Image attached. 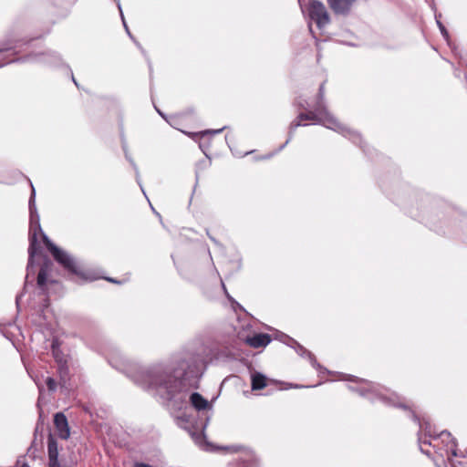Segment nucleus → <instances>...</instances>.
<instances>
[{
	"label": "nucleus",
	"mask_w": 467,
	"mask_h": 467,
	"mask_svg": "<svg viewBox=\"0 0 467 467\" xmlns=\"http://www.w3.org/2000/svg\"><path fill=\"white\" fill-rule=\"evenodd\" d=\"M202 360H195L190 365L185 359H178L168 364H157L151 368L141 370L134 380L150 389H156L175 409H182L189 402L197 411L212 409V404L200 393L192 392L189 395L187 378L199 370Z\"/></svg>",
	"instance_id": "1"
},
{
	"label": "nucleus",
	"mask_w": 467,
	"mask_h": 467,
	"mask_svg": "<svg viewBox=\"0 0 467 467\" xmlns=\"http://www.w3.org/2000/svg\"><path fill=\"white\" fill-rule=\"evenodd\" d=\"M32 192L29 199V213H30V227H29V248H28V263L26 267V280L27 281L31 275H34V256L39 250V244L37 241V234H41L44 244L47 250L51 253L54 259L61 265L68 272L81 275L82 273L80 271L79 265L77 261L67 252L56 246L48 237L43 233L40 226V219L39 214L37 213L35 198L36 192L34 186L31 184Z\"/></svg>",
	"instance_id": "2"
},
{
	"label": "nucleus",
	"mask_w": 467,
	"mask_h": 467,
	"mask_svg": "<svg viewBox=\"0 0 467 467\" xmlns=\"http://www.w3.org/2000/svg\"><path fill=\"white\" fill-rule=\"evenodd\" d=\"M420 428L425 432V436H428L423 439L421 436L419 437V445L422 453L431 456V450L425 449L424 446L428 445L431 447L436 454L433 457V461L437 467H440L441 463H445L448 462L451 467H455V463L453 462V458L458 456L457 454V444L455 440L451 437V433L442 431L438 434H435L431 426L425 422L424 426L420 423Z\"/></svg>",
	"instance_id": "3"
},
{
	"label": "nucleus",
	"mask_w": 467,
	"mask_h": 467,
	"mask_svg": "<svg viewBox=\"0 0 467 467\" xmlns=\"http://www.w3.org/2000/svg\"><path fill=\"white\" fill-rule=\"evenodd\" d=\"M319 99L314 110L309 111L307 113L299 114L297 120H295L290 125V131L292 132L299 126L302 125V121L304 120H312L317 123H319L325 126L327 129L335 130L344 137H348L350 140H352L356 144H359L362 141L361 136L359 133L349 130L345 127L343 124L339 123L325 108L323 105L322 99L324 98V84H322L319 88ZM292 135H289L288 140L285 142L284 145L281 146L280 150H282L290 140Z\"/></svg>",
	"instance_id": "4"
},
{
	"label": "nucleus",
	"mask_w": 467,
	"mask_h": 467,
	"mask_svg": "<svg viewBox=\"0 0 467 467\" xmlns=\"http://www.w3.org/2000/svg\"><path fill=\"white\" fill-rule=\"evenodd\" d=\"M340 379L357 382L358 387L348 386V389L371 400H379L389 405L406 408L403 403L398 401L400 398L396 394L389 395V390L382 386L347 374H340Z\"/></svg>",
	"instance_id": "5"
},
{
	"label": "nucleus",
	"mask_w": 467,
	"mask_h": 467,
	"mask_svg": "<svg viewBox=\"0 0 467 467\" xmlns=\"http://www.w3.org/2000/svg\"><path fill=\"white\" fill-rule=\"evenodd\" d=\"M308 13L311 19L317 23L319 28H323L330 21L326 6L317 0H313L309 3Z\"/></svg>",
	"instance_id": "6"
},
{
	"label": "nucleus",
	"mask_w": 467,
	"mask_h": 467,
	"mask_svg": "<svg viewBox=\"0 0 467 467\" xmlns=\"http://www.w3.org/2000/svg\"><path fill=\"white\" fill-rule=\"evenodd\" d=\"M52 353L54 359L57 363V373L59 375L60 384L64 387L68 380V366H67V358L65 354H63L58 347L57 346L56 341L52 343Z\"/></svg>",
	"instance_id": "7"
},
{
	"label": "nucleus",
	"mask_w": 467,
	"mask_h": 467,
	"mask_svg": "<svg viewBox=\"0 0 467 467\" xmlns=\"http://www.w3.org/2000/svg\"><path fill=\"white\" fill-rule=\"evenodd\" d=\"M280 340H282L283 342H285V344L291 346L292 348H294L296 349V351L301 356V357H306L308 358V359L310 360V363L311 365L317 370H319L320 372L321 371H324V372H328L325 368H323L316 359V358L314 357V355L308 351L307 349H306L303 346H301L300 344H298L295 339L289 337L288 336L285 335V334H282L281 335V337H280Z\"/></svg>",
	"instance_id": "8"
},
{
	"label": "nucleus",
	"mask_w": 467,
	"mask_h": 467,
	"mask_svg": "<svg viewBox=\"0 0 467 467\" xmlns=\"http://www.w3.org/2000/svg\"><path fill=\"white\" fill-rule=\"evenodd\" d=\"M356 0H327L330 8L336 13L345 15L348 13Z\"/></svg>",
	"instance_id": "9"
},
{
	"label": "nucleus",
	"mask_w": 467,
	"mask_h": 467,
	"mask_svg": "<svg viewBox=\"0 0 467 467\" xmlns=\"http://www.w3.org/2000/svg\"><path fill=\"white\" fill-rule=\"evenodd\" d=\"M54 423L59 431V436L62 439H67L69 436V429L67 417L63 413L58 412L54 417Z\"/></svg>",
	"instance_id": "10"
},
{
	"label": "nucleus",
	"mask_w": 467,
	"mask_h": 467,
	"mask_svg": "<svg viewBox=\"0 0 467 467\" xmlns=\"http://www.w3.org/2000/svg\"><path fill=\"white\" fill-rule=\"evenodd\" d=\"M246 342L249 346L258 348L267 346L271 342V337L267 334H256L251 337H247Z\"/></svg>",
	"instance_id": "11"
},
{
	"label": "nucleus",
	"mask_w": 467,
	"mask_h": 467,
	"mask_svg": "<svg viewBox=\"0 0 467 467\" xmlns=\"http://www.w3.org/2000/svg\"><path fill=\"white\" fill-rule=\"evenodd\" d=\"M51 265H52V263L50 262V260L46 259L43 265L41 266V268L39 270V273L37 275V285L41 289H44V286L47 283V277L48 271L51 267Z\"/></svg>",
	"instance_id": "12"
},
{
	"label": "nucleus",
	"mask_w": 467,
	"mask_h": 467,
	"mask_svg": "<svg viewBox=\"0 0 467 467\" xmlns=\"http://www.w3.org/2000/svg\"><path fill=\"white\" fill-rule=\"evenodd\" d=\"M266 386V378L261 373H254L252 375V389H263Z\"/></svg>",
	"instance_id": "13"
},
{
	"label": "nucleus",
	"mask_w": 467,
	"mask_h": 467,
	"mask_svg": "<svg viewBox=\"0 0 467 467\" xmlns=\"http://www.w3.org/2000/svg\"><path fill=\"white\" fill-rule=\"evenodd\" d=\"M48 459L58 458L57 443L55 440L49 439L47 442Z\"/></svg>",
	"instance_id": "14"
},
{
	"label": "nucleus",
	"mask_w": 467,
	"mask_h": 467,
	"mask_svg": "<svg viewBox=\"0 0 467 467\" xmlns=\"http://www.w3.org/2000/svg\"><path fill=\"white\" fill-rule=\"evenodd\" d=\"M35 60H39L43 62H49V63H56L59 60V56L55 52H47L45 54H42L40 57L34 58Z\"/></svg>",
	"instance_id": "15"
},
{
	"label": "nucleus",
	"mask_w": 467,
	"mask_h": 467,
	"mask_svg": "<svg viewBox=\"0 0 467 467\" xmlns=\"http://www.w3.org/2000/svg\"><path fill=\"white\" fill-rule=\"evenodd\" d=\"M114 2L116 3L117 5V7L119 11V15H120V17H121V20H122V23H123V26L126 30V32L128 33L129 36L133 39V36H131L130 30H129V27H128V25L126 23V20L124 18V15H123V12H122V7H121V4H120V0H114Z\"/></svg>",
	"instance_id": "16"
},
{
	"label": "nucleus",
	"mask_w": 467,
	"mask_h": 467,
	"mask_svg": "<svg viewBox=\"0 0 467 467\" xmlns=\"http://www.w3.org/2000/svg\"><path fill=\"white\" fill-rule=\"evenodd\" d=\"M46 383L48 390L55 391L57 389V382L53 378L48 377L46 380Z\"/></svg>",
	"instance_id": "17"
},
{
	"label": "nucleus",
	"mask_w": 467,
	"mask_h": 467,
	"mask_svg": "<svg viewBox=\"0 0 467 467\" xmlns=\"http://www.w3.org/2000/svg\"><path fill=\"white\" fill-rule=\"evenodd\" d=\"M440 31H441L442 36L444 37V39L446 40L447 44L449 46H451L450 36H449V32L447 31L446 27L445 26H441Z\"/></svg>",
	"instance_id": "18"
},
{
	"label": "nucleus",
	"mask_w": 467,
	"mask_h": 467,
	"mask_svg": "<svg viewBox=\"0 0 467 467\" xmlns=\"http://www.w3.org/2000/svg\"><path fill=\"white\" fill-rule=\"evenodd\" d=\"M224 129H225V127H223V128L218 129V130H207L205 131H202V135H206V134H218V133L222 132Z\"/></svg>",
	"instance_id": "19"
},
{
	"label": "nucleus",
	"mask_w": 467,
	"mask_h": 467,
	"mask_svg": "<svg viewBox=\"0 0 467 467\" xmlns=\"http://www.w3.org/2000/svg\"><path fill=\"white\" fill-rule=\"evenodd\" d=\"M48 467H60L58 458L48 459Z\"/></svg>",
	"instance_id": "20"
},
{
	"label": "nucleus",
	"mask_w": 467,
	"mask_h": 467,
	"mask_svg": "<svg viewBox=\"0 0 467 467\" xmlns=\"http://www.w3.org/2000/svg\"><path fill=\"white\" fill-rule=\"evenodd\" d=\"M130 163L133 165L134 169H135V171H136V180L138 182L139 184H140V174H139V171H138V168L136 166V164L133 162L132 160H130ZM141 186V185H140ZM142 188V187H140ZM143 191V189H141Z\"/></svg>",
	"instance_id": "21"
},
{
	"label": "nucleus",
	"mask_w": 467,
	"mask_h": 467,
	"mask_svg": "<svg viewBox=\"0 0 467 467\" xmlns=\"http://www.w3.org/2000/svg\"><path fill=\"white\" fill-rule=\"evenodd\" d=\"M195 439H196V442L199 444V446H201L202 448H203L205 450H208V448L204 447L206 444L202 443V441L203 440V437H202V435H198Z\"/></svg>",
	"instance_id": "22"
},
{
	"label": "nucleus",
	"mask_w": 467,
	"mask_h": 467,
	"mask_svg": "<svg viewBox=\"0 0 467 467\" xmlns=\"http://www.w3.org/2000/svg\"><path fill=\"white\" fill-rule=\"evenodd\" d=\"M441 16V14L440 15H435L436 23H437V26H438L439 29H441V26H444V25L440 20Z\"/></svg>",
	"instance_id": "23"
},
{
	"label": "nucleus",
	"mask_w": 467,
	"mask_h": 467,
	"mask_svg": "<svg viewBox=\"0 0 467 467\" xmlns=\"http://www.w3.org/2000/svg\"><path fill=\"white\" fill-rule=\"evenodd\" d=\"M225 450H227L229 451H237V447H235V446L227 447V448H225Z\"/></svg>",
	"instance_id": "24"
},
{
	"label": "nucleus",
	"mask_w": 467,
	"mask_h": 467,
	"mask_svg": "<svg viewBox=\"0 0 467 467\" xmlns=\"http://www.w3.org/2000/svg\"><path fill=\"white\" fill-rule=\"evenodd\" d=\"M34 380H35L36 384V385H37V387H38L39 392L41 393V392H42V390H43V387H42V386H40L35 379H34Z\"/></svg>",
	"instance_id": "25"
},
{
	"label": "nucleus",
	"mask_w": 467,
	"mask_h": 467,
	"mask_svg": "<svg viewBox=\"0 0 467 467\" xmlns=\"http://www.w3.org/2000/svg\"><path fill=\"white\" fill-rule=\"evenodd\" d=\"M107 280H109V282H112V283H118L117 280H115L113 278H107Z\"/></svg>",
	"instance_id": "26"
},
{
	"label": "nucleus",
	"mask_w": 467,
	"mask_h": 467,
	"mask_svg": "<svg viewBox=\"0 0 467 467\" xmlns=\"http://www.w3.org/2000/svg\"><path fill=\"white\" fill-rule=\"evenodd\" d=\"M223 288L224 289V291H226V289H225V285H224L223 284ZM225 294H226L227 297H228L229 299H231V297H230V296L227 294V292H225Z\"/></svg>",
	"instance_id": "27"
},
{
	"label": "nucleus",
	"mask_w": 467,
	"mask_h": 467,
	"mask_svg": "<svg viewBox=\"0 0 467 467\" xmlns=\"http://www.w3.org/2000/svg\"><path fill=\"white\" fill-rule=\"evenodd\" d=\"M72 80L75 83V85L78 87V83H77V81H76V79H75V78L73 76H72Z\"/></svg>",
	"instance_id": "28"
},
{
	"label": "nucleus",
	"mask_w": 467,
	"mask_h": 467,
	"mask_svg": "<svg viewBox=\"0 0 467 467\" xmlns=\"http://www.w3.org/2000/svg\"><path fill=\"white\" fill-rule=\"evenodd\" d=\"M21 467H30V466H29L27 463H26V462H25V463H23V464L21 465Z\"/></svg>",
	"instance_id": "29"
},
{
	"label": "nucleus",
	"mask_w": 467,
	"mask_h": 467,
	"mask_svg": "<svg viewBox=\"0 0 467 467\" xmlns=\"http://www.w3.org/2000/svg\"><path fill=\"white\" fill-rule=\"evenodd\" d=\"M20 296H16V304H17V305H18V301H19V299H20Z\"/></svg>",
	"instance_id": "30"
},
{
	"label": "nucleus",
	"mask_w": 467,
	"mask_h": 467,
	"mask_svg": "<svg viewBox=\"0 0 467 467\" xmlns=\"http://www.w3.org/2000/svg\"><path fill=\"white\" fill-rule=\"evenodd\" d=\"M413 418H414L415 420H418V418L414 414H413Z\"/></svg>",
	"instance_id": "31"
},
{
	"label": "nucleus",
	"mask_w": 467,
	"mask_h": 467,
	"mask_svg": "<svg viewBox=\"0 0 467 467\" xmlns=\"http://www.w3.org/2000/svg\"><path fill=\"white\" fill-rule=\"evenodd\" d=\"M158 112H159V114H160L161 116H162V117H163V114L161 113V111L158 110Z\"/></svg>",
	"instance_id": "32"
}]
</instances>
